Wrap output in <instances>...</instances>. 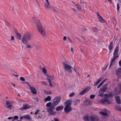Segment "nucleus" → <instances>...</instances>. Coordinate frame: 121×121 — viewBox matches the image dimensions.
Listing matches in <instances>:
<instances>
[{
    "instance_id": "nucleus-1",
    "label": "nucleus",
    "mask_w": 121,
    "mask_h": 121,
    "mask_svg": "<svg viewBox=\"0 0 121 121\" xmlns=\"http://www.w3.org/2000/svg\"><path fill=\"white\" fill-rule=\"evenodd\" d=\"M33 19L37 26L38 30L39 33L42 36H45L46 35V31L42 27L39 20L38 19H35L34 17H33Z\"/></svg>"
},
{
    "instance_id": "nucleus-2",
    "label": "nucleus",
    "mask_w": 121,
    "mask_h": 121,
    "mask_svg": "<svg viewBox=\"0 0 121 121\" xmlns=\"http://www.w3.org/2000/svg\"><path fill=\"white\" fill-rule=\"evenodd\" d=\"M32 38V35L30 33L26 32L24 34L22 38V42L25 44H28V41L30 40Z\"/></svg>"
},
{
    "instance_id": "nucleus-3",
    "label": "nucleus",
    "mask_w": 121,
    "mask_h": 121,
    "mask_svg": "<svg viewBox=\"0 0 121 121\" xmlns=\"http://www.w3.org/2000/svg\"><path fill=\"white\" fill-rule=\"evenodd\" d=\"M61 100V98L59 96L55 97L53 99L52 105L49 109L50 110V111H52V110L55 109V106L59 103Z\"/></svg>"
},
{
    "instance_id": "nucleus-4",
    "label": "nucleus",
    "mask_w": 121,
    "mask_h": 121,
    "mask_svg": "<svg viewBox=\"0 0 121 121\" xmlns=\"http://www.w3.org/2000/svg\"><path fill=\"white\" fill-rule=\"evenodd\" d=\"M112 93H110L108 95L107 94L105 95L104 96L106 99H102L100 101V103L105 104H111V101L107 99L109 98L112 97Z\"/></svg>"
},
{
    "instance_id": "nucleus-5",
    "label": "nucleus",
    "mask_w": 121,
    "mask_h": 121,
    "mask_svg": "<svg viewBox=\"0 0 121 121\" xmlns=\"http://www.w3.org/2000/svg\"><path fill=\"white\" fill-rule=\"evenodd\" d=\"M119 49V46H117L114 50V52L113 54V55L115 56L112 59L111 62L109 67V68L114 65V60L116 59L117 57H119V56L118 55V52Z\"/></svg>"
},
{
    "instance_id": "nucleus-6",
    "label": "nucleus",
    "mask_w": 121,
    "mask_h": 121,
    "mask_svg": "<svg viewBox=\"0 0 121 121\" xmlns=\"http://www.w3.org/2000/svg\"><path fill=\"white\" fill-rule=\"evenodd\" d=\"M52 105V103L51 102H49L47 103L46 104V106L48 107L47 109V112L48 113L49 115H55L56 112L54 111V110H52V111H50V110H49L51 107Z\"/></svg>"
},
{
    "instance_id": "nucleus-7",
    "label": "nucleus",
    "mask_w": 121,
    "mask_h": 121,
    "mask_svg": "<svg viewBox=\"0 0 121 121\" xmlns=\"http://www.w3.org/2000/svg\"><path fill=\"white\" fill-rule=\"evenodd\" d=\"M63 63L64 69L66 71H68L69 73H72L71 69L73 68L70 65L67 64L66 62H64Z\"/></svg>"
},
{
    "instance_id": "nucleus-8",
    "label": "nucleus",
    "mask_w": 121,
    "mask_h": 121,
    "mask_svg": "<svg viewBox=\"0 0 121 121\" xmlns=\"http://www.w3.org/2000/svg\"><path fill=\"white\" fill-rule=\"evenodd\" d=\"M72 110L71 106L68 105H66L64 108V112L66 114L69 113Z\"/></svg>"
},
{
    "instance_id": "nucleus-9",
    "label": "nucleus",
    "mask_w": 121,
    "mask_h": 121,
    "mask_svg": "<svg viewBox=\"0 0 121 121\" xmlns=\"http://www.w3.org/2000/svg\"><path fill=\"white\" fill-rule=\"evenodd\" d=\"M89 121H99V119L96 116H89Z\"/></svg>"
},
{
    "instance_id": "nucleus-10",
    "label": "nucleus",
    "mask_w": 121,
    "mask_h": 121,
    "mask_svg": "<svg viewBox=\"0 0 121 121\" xmlns=\"http://www.w3.org/2000/svg\"><path fill=\"white\" fill-rule=\"evenodd\" d=\"M29 86L30 87V90L31 91L35 94H37V91L36 90L35 88L33 86H31V85L28 83Z\"/></svg>"
},
{
    "instance_id": "nucleus-11",
    "label": "nucleus",
    "mask_w": 121,
    "mask_h": 121,
    "mask_svg": "<svg viewBox=\"0 0 121 121\" xmlns=\"http://www.w3.org/2000/svg\"><path fill=\"white\" fill-rule=\"evenodd\" d=\"M90 89L89 88V87H86L80 92V95H83L86 92L88 91Z\"/></svg>"
},
{
    "instance_id": "nucleus-12",
    "label": "nucleus",
    "mask_w": 121,
    "mask_h": 121,
    "mask_svg": "<svg viewBox=\"0 0 121 121\" xmlns=\"http://www.w3.org/2000/svg\"><path fill=\"white\" fill-rule=\"evenodd\" d=\"M53 10L54 11L56 12V13H58L60 14L64 13L62 12L61 10L58 9L56 8V7L53 8Z\"/></svg>"
},
{
    "instance_id": "nucleus-13",
    "label": "nucleus",
    "mask_w": 121,
    "mask_h": 121,
    "mask_svg": "<svg viewBox=\"0 0 121 121\" xmlns=\"http://www.w3.org/2000/svg\"><path fill=\"white\" fill-rule=\"evenodd\" d=\"M29 108V107L28 104H24L23 106L21 108V110H24L27 109Z\"/></svg>"
},
{
    "instance_id": "nucleus-14",
    "label": "nucleus",
    "mask_w": 121,
    "mask_h": 121,
    "mask_svg": "<svg viewBox=\"0 0 121 121\" xmlns=\"http://www.w3.org/2000/svg\"><path fill=\"white\" fill-rule=\"evenodd\" d=\"M107 84H105L103 86V87L102 88L100 89V90L103 91V92H105L106 90L107 89Z\"/></svg>"
},
{
    "instance_id": "nucleus-15",
    "label": "nucleus",
    "mask_w": 121,
    "mask_h": 121,
    "mask_svg": "<svg viewBox=\"0 0 121 121\" xmlns=\"http://www.w3.org/2000/svg\"><path fill=\"white\" fill-rule=\"evenodd\" d=\"M72 101L71 99H69L65 102L64 103L65 104H66V105H68L71 106L72 104Z\"/></svg>"
},
{
    "instance_id": "nucleus-16",
    "label": "nucleus",
    "mask_w": 121,
    "mask_h": 121,
    "mask_svg": "<svg viewBox=\"0 0 121 121\" xmlns=\"http://www.w3.org/2000/svg\"><path fill=\"white\" fill-rule=\"evenodd\" d=\"M115 99H116V101L118 104H121V101L120 100V98L119 96H117L115 97Z\"/></svg>"
},
{
    "instance_id": "nucleus-17",
    "label": "nucleus",
    "mask_w": 121,
    "mask_h": 121,
    "mask_svg": "<svg viewBox=\"0 0 121 121\" xmlns=\"http://www.w3.org/2000/svg\"><path fill=\"white\" fill-rule=\"evenodd\" d=\"M121 68H118L116 71V74L117 75H120L121 73Z\"/></svg>"
},
{
    "instance_id": "nucleus-18",
    "label": "nucleus",
    "mask_w": 121,
    "mask_h": 121,
    "mask_svg": "<svg viewBox=\"0 0 121 121\" xmlns=\"http://www.w3.org/2000/svg\"><path fill=\"white\" fill-rule=\"evenodd\" d=\"M64 107L63 106H59L57 107L56 109V110L57 111H59L60 110H62L63 109Z\"/></svg>"
},
{
    "instance_id": "nucleus-19",
    "label": "nucleus",
    "mask_w": 121,
    "mask_h": 121,
    "mask_svg": "<svg viewBox=\"0 0 121 121\" xmlns=\"http://www.w3.org/2000/svg\"><path fill=\"white\" fill-rule=\"evenodd\" d=\"M82 119L85 121H89V116H84L82 117Z\"/></svg>"
},
{
    "instance_id": "nucleus-20",
    "label": "nucleus",
    "mask_w": 121,
    "mask_h": 121,
    "mask_svg": "<svg viewBox=\"0 0 121 121\" xmlns=\"http://www.w3.org/2000/svg\"><path fill=\"white\" fill-rule=\"evenodd\" d=\"M113 41H112L110 42L108 45V48L109 49L110 51L112 49L113 45Z\"/></svg>"
},
{
    "instance_id": "nucleus-21",
    "label": "nucleus",
    "mask_w": 121,
    "mask_h": 121,
    "mask_svg": "<svg viewBox=\"0 0 121 121\" xmlns=\"http://www.w3.org/2000/svg\"><path fill=\"white\" fill-rule=\"evenodd\" d=\"M51 100V97L50 96H48L46 98L44 99V101L46 102L48 101H50Z\"/></svg>"
},
{
    "instance_id": "nucleus-22",
    "label": "nucleus",
    "mask_w": 121,
    "mask_h": 121,
    "mask_svg": "<svg viewBox=\"0 0 121 121\" xmlns=\"http://www.w3.org/2000/svg\"><path fill=\"white\" fill-rule=\"evenodd\" d=\"M6 105H8L7 107V108H11L12 106V105L10 104V102L8 101V100L7 101Z\"/></svg>"
},
{
    "instance_id": "nucleus-23",
    "label": "nucleus",
    "mask_w": 121,
    "mask_h": 121,
    "mask_svg": "<svg viewBox=\"0 0 121 121\" xmlns=\"http://www.w3.org/2000/svg\"><path fill=\"white\" fill-rule=\"evenodd\" d=\"M102 79V78H99L97 80V81L95 83V84L94 86H96L99 84V82L101 81Z\"/></svg>"
},
{
    "instance_id": "nucleus-24",
    "label": "nucleus",
    "mask_w": 121,
    "mask_h": 121,
    "mask_svg": "<svg viewBox=\"0 0 121 121\" xmlns=\"http://www.w3.org/2000/svg\"><path fill=\"white\" fill-rule=\"evenodd\" d=\"M44 6L45 8H50V4L49 3H47L46 2L44 4Z\"/></svg>"
},
{
    "instance_id": "nucleus-25",
    "label": "nucleus",
    "mask_w": 121,
    "mask_h": 121,
    "mask_svg": "<svg viewBox=\"0 0 121 121\" xmlns=\"http://www.w3.org/2000/svg\"><path fill=\"white\" fill-rule=\"evenodd\" d=\"M99 94L98 95V96L101 97H103V95L104 92L103 91L101 90H100L99 91Z\"/></svg>"
},
{
    "instance_id": "nucleus-26",
    "label": "nucleus",
    "mask_w": 121,
    "mask_h": 121,
    "mask_svg": "<svg viewBox=\"0 0 121 121\" xmlns=\"http://www.w3.org/2000/svg\"><path fill=\"white\" fill-rule=\"evenodd\" d=\"M24 118H26L28 120H30L31 119V118L30 117L29 115H26L25 116H24Z\"/></svg>"
},
{
    "instance_id": "nucleus-27",
    "label": "nucleus",
    "mask_w": 121,
    "mask_h": 121,
    "mask_svg": "<svg viewBox=\"0 0 121 121\" xmlns=\"http://www.w3.org/2000/svg\"><path fill=\"white\" fill-rule=\"evenodd\" d=\"M99 113L100 114L102 115L105 117L108 116V114L107 113H105L104 112H102L100 111L99 112Z\"/></svg>"
},
{
    "instance_id": "nucleus-28",
    "label": "nucleus",
    "mask_w": 121,
    "mask_h": 121,
    "mask_svg": "<svg viewBox=\"0 0 121 121\" xmlns=\"http://www.w3.org/2000/svg\"><path fill=\"white\" fill-rule=\"evenodd\" d=\"M98 18L99 19V21L100 22H103L105 21V20L101 17L99 18Z\"/></svg>"
},
{
    "instance_id": "nucleus-29",
    "label": "nucleus",
    "mask_w": 121,
    "mask_h": 121,
    "mask_svg": "<svg viewBox=\"0 0 121 121\" xmlns=\"http://www.w3.org/2000/svg\"><path fill=\"white\" fill-rule=\"evenodd\" d=\"M17 38L19 40H21V35L19 33L16 35Z\"/></svg>"
},
{
    "instance_id": "nucleus-30",
    "label": "nucleus",
    "mask_w": 121,
    "mask_h": 121,
    "mask_svg": "<svg viewBox=\"0 0 121 121\" xmlns=\"http://www.w3.org/2000/svg\"><path fill=\"white\" fill-rule=\"evenodd\" d=\"M92 29L95 32H97L98 31V29L96 27L92 28Z\"/></svg>"
},
{
    "instance_id": "nucleus-31",
    "label": "nucleus",
    "mask_w": 121,
    "mask_h": 121,
    "mask_svg": "<svg viewBox=\"0 0 121 121\" xmlns=\"http://www.w3.org/2000/svg\"><path fill=\"white\" fill-rule=\"evenodd\" d=\"M116 108L117 110L121 111V106H117L116 107Z\"/></svg>"
},
{
    "instance_id": "nucleus-32",
    "label": "nucleus",
    "mask_w": 121,
    "mask_h": 121,
    "mask_svg": "<svg viewBox=\"0 0 121 121\" xmlns=\"http://www.w3.org/2000/svg\"><path fill=\"white\" fill-rule=\"evenodd\" d=\"M43 71L44 74H46V73L47 70L44 67H43Z\"/></svg>"
},
{
    "instance_id": "nucleus-33",
    "label": "nucleus",
    "mask_w": 121,
    "mask_h": 121,
    "mask_svg": "<svg viewBox=\"0 0 121 121\" xmlns=\"http://www.w3.org/2000/svg\"><path fill=\"white\" fill-rule=\"evenodd\" d=\"M80 100L79 99H76L74 101V103L75 104H76L79 103Z\"/></svg>"
},
{
    "instance_id": "nucleus-34",
    "label": "nucleus",
    "mask_w": 121,
    "mask_h": 121,
    "mask_svg": "<svg viewBox=\"0 0 121 121\" xmlns=\"http://www.w3.org/2000/svg\"><path fill=\"white\" fill-rule=\"evenodd\" d=\"M76 7L78 9H81V7L80 5V4H76Z\"/></svg>"
},
{
    "instance_id": "nucleus-35",
    "label": "nucleus",
    "mask_w": 121,
    "mask_h": 121,
    "mask_svg": "<svg viewBox=\"0 0 121 121\" xmlns=\"http://www.w3.org/2000/svg\"><path fill=\"white\" fill-rule=\"evenodd\" d=\"M75 94V93H74L72 92L69 95V96L71 97H72Z\"/></svg>"
},
{
    "instance_id": "nucleus-36",
    "label": "nucleus",
    "mask_w": 121,
    "mask_h": 121,
    "mask_svg": "<svg viewBox=\"0 0 121 121\" xmlns=\"http://www.w3.org/2000/svg\"><path fill=\"white\" fill-rule=\"evenodd\" d=\"M120 9V5L118 3L117 4V10L118 11Z\"/></svg>"
},
{
    "instance_id": "nucleus-37",
    "label": "nucleus",
    "mask_w": 121,
    "mask_h": 121,
    "mask_svg": "<svg viewBox=\"0 0 121 121\" xmlns=\"http://www.w3.org/2000/svg\"><path fill=\"white\" fill-rule=\"evenodd\" d=\"M18 118V117L17 116H15L14 117H13V120H17Z\"/></svg>"
},
{
    "instance_id": "nucleus-38",
    "label": "nucleus",
    "mask_w": 121,
    "mask_h": 121,
    "mask_svg": "<svg viewBox=\"0 0 121 121\" xmlns=\"http://www.w3.org/2000/svg\"><path fill=\"white\" fill-rule=\"evenodd\" d=\"M20 79L22 81H25V79L23 77H20Z\"/></svg>"
},
{
    "instance_id": "nucleus-39",
    "label": "nucleus",
    "mask_w": 121,
    "mask_h": 121,
    "mask_svg": "<svg viewBox=\"0 0 121 121\" xmlns=\"http://www.w3.org/2000/svg\"><path fill=\"white\" fill-rule=\"evenodd\" d=\"M95 96L94 95H91L90 96V98L92 99H93L95 98Z\"/></svg>"
},
{
    "instance_id": "nucleus-40",
    "label": "nucleus",
    "mask_w": 121,
    "mask_h": 121,
    "mask_svg": "<svg viewBox=\"0 0 121 121\" xmlns=\"http://www.w3.org/2000/svg\"><path fill=\"white\" fill-rule=\"evenodd\" d=\"M40 110H39L37 109L36 111L35 112V115H36L38 114V113L39 112Z\"/></svg>"
},
{
    "instance_id": "nucleus-41",
    "label": "nucleus",
    "mask_w": 121,
    "mask_h": 121,
    "mask_svg": "<svg viewBox=\"0 0 121 121\" xmlns=\"http://www.w3.org/2000/svg\"><path fill=\"white\" fill-rule=\"evenodd\" d=\"M15 39V38L14 36H11V41H14Z\"/></svg>"
},
{
    "instance_id": "nucleus-42",
    "label": "nucleus",
    "mask_w": 121,
    "mask_h": 121,
    "mask_svg": "<svg viewBox=\"0 0 121 121\" xmlns=\"http://www.w3.org/2000/svg\"><path fill=\"white\" fill-rule=\"evenodd\" d=\"M71 9L75 12H77V10L74 8H71Z\"/></svg>"
},
{
    "instance_id": "nucleus-43",
    "label": "nucleus",
    "mask_w": 121,
    "mask_h": 121,
    "mask_svg": "<svg viewBox=\"0 0 121 121\" xmlns=\"http://www.w3.org/2000/svg\"><path fill=\"white\" fill-rule=\"evenodd\" d=\"M48 82L50 86L51 87H52L53 86V85L52 84L51 81H49Z\"/></svg>"
},
{
    "instance_id": "nucleus-44",
    "label": "nucleus",
    "mask_w": 121,
    "mask_h": 121,
    "mask_svg": "<svg viewBox=\"0 0 121 121\" xmlns=\"http://www.w3.org/2000/svg\"><path fill=\"white\" fill-rule=\"evenodd\" d=\"M42 83L44 85H47V83L45 82H42Z\"/></svg>"
},
{
    "instance_id": "nucleus-45",
    "label": "nucleus",
    "mask_w": 121,
    "mask_h": 121,
    "mask_svg": "<svg viewBox=\"0 0 121 121\" xmlns=\"http://www.w3.org/2000/svg\"><path fill=\"white\" fill-rule=\"evenodd\" d=\"M97 16L98 17V18L99 17H101V16L100 15L99 13L98 12L97 13Z\"/></svg>"
},
{
    "instance_id": "nucleus-46",
    "label": "nucleus",
    "mask_w": 121,
    "mask_h": 121,
    "mask_svg": "<svg viewBox=\"0 0 121 121\" xmlns=\"http://www.w3.org/2000/svg\"><path fill=\"white\" fill-rule=\"evenodd\" d=\"M87 30V29L85 28H83L82 29V30L84 31V32H85Z\"/></svg>"
},
{
    "instance_id": "nucleus-47",
    "label": "nucleus",
    "mask_w": 121,
    "mask_h": 121,
    "mask_svg": "<svg viewBox=\"0 0 121 121\" xmlns=\"http://www.w3.org/2000/svg\"><path fill=\"white\" fill-rule=\"evenodd\" d=\"M14 32L16 35L19 34V33L18 32L17 30H15L14 31Z\"/></svg>"
},
{
    "instance_id": "nucleus-48",
    "label": "nucleus",
    "mask_w": 121,
    "mask_h": 121,
    "mask_svg": "<svg viewBox=\"0 0 121 121\" xmlns=\"http://www.w3.org/2000/svg\"><path fill=\"white\" fill-rule=\"evenodd\" d=\"M102 85L100 83V84L98 86H97V88H100V87Z\"/></svg>"
},
{
    "instance_id": "nucleus-49",
    "label": "nucleus",
    "mask_w": 121,
    "mask_h": 121,
    "mask_svg": "<svg viewBox=\"0 0 121 121\" xmlns=\"http://www.w3.org/2000/svg\"><path fill=\"white\" fill-rule=\"evenodd\" d=\"M118 86L119 87V88L121 90V83L118 84Z\"/></svg>"
},
{
    "instance_id": "nucleus-50",
    "label": "nucleus",
    "mask_w": 121,
    "mask_h": 121,
    "mask_svg": "<svg viewBox=\"0 0 121 121\" xmlns=\"http://www.w3.org/2000/svg\"><path fill=\"white\" fill-rule=\"evenodd\" d=\"M54 119L55 121H59V120L58 119L55 118V117H54Z\"/></svg>"
},
{
    "instance_id": "nucleus-51",
    "label": "nucleus",
    "mask_w": 121,
    "mask_h": 121,
    "mask_svg": "<svg viewBox=\"0 0 121 121\" xmlns=\"http://www.w3.org/2000/svg\"><path fill=\"white\" fill-rule=\"evenodd\" d=\"M50 77H48L47 78V79L48 80V82L49 81H51V79H50Z\"/></svg>"
},
{
    "instance_id": "nucleus-52",
    "label": "nucleus",
    "mask_w": 121,
    "mask_h": 121,
    "mask_svg": "<svg viewBox=\"0 0 121 121\" xmlns=\"http://www.w3.org/2000/svg\"><path fill=\"white\" fill-rule=\"evenodd\" d=\"M27 48H31V47L29 45H27Z\"/></svg>"
},
{
    "instance_id": "nucleus-53",
    "label": "nucleus",
    "mask_w": 121,
    "mask_h": 121,
    "mask_svg": "<svg viewBox=\"0 0 121 121\" xmlns=\"http://www.w3.org/2000/svg\"><path fill=\"white\" fill-rule=\"evenodd\" d=\"M119 65L120 66H121V60H120L119 62Z\"/></svg>"
},
{
    "instance_id": "nucleus-54",
    "label": "nucleus",
    "mask_w": 121,
    "mask_h": 121,
    "mask_svg": "<svg viewBox=\"0 0 121 121\" xmlns=\"http://www.w3.org/2000/svg\"><path fill=\"white\" fill-rule=\"evenodd\" d=\"M71 51L72 52L73 54V48H71Z\"/></svg>"
},
{
    "instance_id": "nucleus-55",
    "label": "nucleus",
    "mask_w": 121,
    "mask_h": 121,
    "mask_svg": "<svg viewBox=\"0 0 121 121\" xmlns=\"http://www.w3.org/2000/svg\"><path fill=\"white\" fill-rule=\"evenodd\" d=\"M66 37L65 36H64L63 37V40H66Z\"/></svg>"
},
{
    "instance_id": "nucleus-56",
    "label": "nucleus",
    "mask_w": 121,
    "mask_h": 121,
    "mask_svg": "<svg viewBox=\"0 0 121 121\" xmlns=\"http://www.w3.org/2000/svg\"><path fill=\"white\" fill-rule=\"evenodd\" d=\"M80 3L83 4H84V2L83 1L82 2V1L81 0H80Z\"/></svg>"
},
{
    "instance_id": "nucleus-57",
    "label": "nucleus",
    "mask_w": 121,
    "mask_h": 121,
    "mask_svg": "<svg viewBox=\"0 0 121 121\" xmlns=\"http://www.w3.org/2000/svg\"><path fill=\"white\" fill-rule=\"evenodd\" d=\"M108 64H107V66H106V67L105 68H103V69L104 70H105L106 69V68H107L108 66Z\"/></svg>"
},
{
    "instance_id": "nucleus-58",
    "label": "nucleus",
    "mask_w": 121,
    "mask_h": 121,
    "mask_svg": "<svg viewBox=\"0 0 121 121\" xmlns=\"http://www.w3.org/2000/svg\"><path fill=\"white\" fill-rule=\"evenodd\" d=\"M47 77H50L51 78H52L53 77V76H49L48 74H47Z\"/></svg>"
},
{
    "instance_id": "nucleus-59",
    "label": "nucleus",
    "mask_w": 121,
    "mask_h": 121,
    "mask_svg": "<svg viewBox=\"0 0 121 121\" xmlns=\"http://www.w3.org/2000/svg\"><path fill=\"white\" fill-rule=\"evenodd\" d=\"M87 104L88 105H91V103L90 102H89L88 104Z\"/></svg>"
},
{
    "instance_id": "nucleus-60",
    "label": "nucleus",
    "mask_w": 121,
    "mask_h": 121,
    "mask_svg": "<svg viewBox=\"0 0 121 121\" xmlns=\"http://www.w3.org/2000/svg\"><path fill=\"white\" fill-rule=\"evenodd\" d=\"M12 118L13 119V117H9L8 118V119H12Z\"/></svg>"
},
{
    "instance_id": "nucleus-61",
    "label": "nucleus",
    "mask_w": 121,
    "mask_h": 121,
    "mask_svg": "<svg viewBox=\"0 0 121 121\" xmlns=\"http://www.w3.org/2000/svg\"><path fill=\"white\" fill-rule=\"evenodd\" d=\"M69 41L71 42H72V41L71 40V39L70 38H69Z\"/></svg>"
},
{
    "instance_id": "nucleus-62",
    "label": "nucleus",
    "mask_w": 121,
    "mask_h": 121,
    "mask_svg": "<svg viewBox=\"0 0 121 121\" xmlns=\"http://www.w3.org/2000/svg\"><path fill=\"white\" fill-rule=\"evenodd\" d=\"M24 118V116H22V117H21L20 119L21 120H22V119L23 118Z\"/></svg>"
},
{
    "instance_id": "nucleus-63",
    "label": "nucleus",
    "mask_w": 121,
    "mask_h": 121,
    "mask_svg": "<svg viewBox=\"0 0 121 121\" xmlns=\"http://www.w3.org/2000/svg\"><path fill=\"white\" fill-rule=\"evenodd\" d=\"M13 75H14L15 76L17 77H18V76L17 75H15V74H13Z\"/></svg>"
},
{
    "instance_id": "nucleus-64",
    "label": "nucleus",
    "mask_w": 121,
    "mask_h": 121,
    "mask_svg": "<svg viewBox=\"0 0 121 121\" xmlns=\"http://www.w3.org/2000/svg\"><path fill=\"white\" fill-rule=\"evenodd\" d=\"M11 84H12V85H13L14 86V87H15V84H13V83H11Z\"/></svg>"
}]
</instances>
